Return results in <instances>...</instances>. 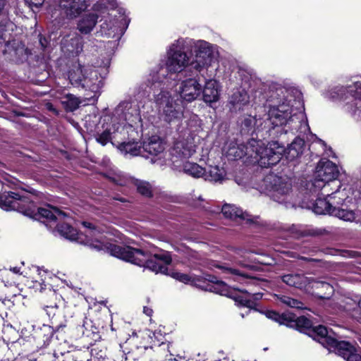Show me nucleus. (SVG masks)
I'll list each match as a JSON object with an SVG mask.
<instances>
[{"label": "nucleus", "instance_id": "nucleus-39", "mask_svg": "<svg viewBox=\"0 0 361 361\" xmlns=\"http://www.w3.org/2000/svg\"><path fill=\"white\" fill-rule=\"evenodd\" d=\"M77 331L78 334L86 337H90L91 336H94L95 334L91 321L86 318L83 320L82 324L78 325L77 326Z\"/></svg>", "mask_w": 361, "mask_h": 361}, {"label": "nucleus", "instance_id": "nucleus-18", "mask_svg": "<svg viewBox=\"0 0 361 361\" xmlns=\"http://www.w3.org/2000/svg\"><path fill=\"white\" fill-rule=\"evenodd\" d=\"M282 281L289 286L299 289H305L314 281L313 278H309L302 274H288L283 275Z\"/></svg>", "mask_w": 361, "mask_h": 361}, {"label": "nucleus", "instance_id": "nucleus-20", "mask_svg": "<svg viewBox=\"0 0 361 361\" xmlns=\"http://www.w3.org/2000/svg\"><path fill=\"white\" fill-rule=\"evenodd\" d=\"M89 68L82 66L79 61L74 63L68 71V79L71 85L80 87L83 78L86 75V70Z\"/></svg>", "mask_w": 361, "mask_h": 361}, {"label": "nucleus", "instance_id": "nucleus-19", "mask_svg": "<svg viewBox=\"0 0 361 361\" xmlns=\"http://www.w3.org/2000/svg\"><path fill=\"white\" fill-rule=\"evenodd\" d=\"M299 192L305 196L317 195L329 182H294Z\"/></svg>", "mask_w": 361, "mask_h": 361}, {"label": "nucleus", "instance_id": "nucleus-46", "mask_svg": "<svg viewBox=\"0 0 361 361\" xmlns=\"http://www.w3.org/2000/svg\"><path fill=\"white\" fill-rule=\"evenodd\" d=\"M355 87V93L353 96L356 99H358L359 102L356 103V106L358 108H361V81H357L354 83Z\"/></svg>", "mask_w": 361, "mask_h": 361}, {"label": "nucleus", "instance_id": "nucleus-48", "mask_svg": "<svg viewBox=\"0 0 361 361\" xmlns=\"http://www.w3.org/2000/svg\"><path fill=\"white\" fill-rule=\"evenodd\" d=\"M91 355L93 357V359L97 360V361L104 360L106 356L104 352L102 350H98L97 348L92 349Z\"/></svg>", "mask_w": 361, "mask_h": 361}, {"label": "nucleus", "instance_id": "nucleus-56", "mask_svg": "<svg viewBox=\"0 0 361 361\" xmlns=\"http://www.w3.org/2000/svg\"><path fill=\"white\" fill-rule=\"evenodd\" d=\"M143 312L147 316H151L152 312H153L151 308L147 307H144Z\"/></svg>", "mask_w": 361, "mask_h": 361}, {"label": "nucleus", "instance_id": "nucleus-16", "mask_svg": "<svg viewBox=\"0 0 361 361\" xmlns=\"http://www.w3.org/2000/svg\"><path fill=\"white\" fill-rule=\"evenodd\" d=\"M221 212L226 218L231 220L245 221L247 224H251L255 222V218L247 212H244L241 209L233 204H225L221 209Z\"/></svg>", "mask_w": 361, "mask_h": 361}, {"label": "nucleus", "instance_id": "nucleus-12", "mask_svg": "<svg viewBox=\"0 0 361 361\" xmlns=\"http://www.w3.org/2000/svg\"><path fill=\"white\" fill-rule=\"evenodd\" d=\"M103 85V79L97 70L91 68L86 70V75L83 78L80 87L93 92L94 94L91 97H94L99 92Z\"/></svg>", "mask_w": 361, "mask_h": 361}, {"label": "nucleus", "instance_id": "nucleus-24", "mask_svg": "<svg viewBox=\"0 0 361 361\" xmlns=\"http://www.w3.org/2000/svg\"><path fill=\"white\" fill-rule=\"evenodd\" d=\"M216 267L221 269L224 273L231 274L232 278L235 281H242L245 279H249L250 281L248 283L255 284L256 282L259 281V279L256 277H250L247 274L244 272L240 271V270L228 267L221 266L219 264H216Z\"/></svg>", "mask_w": 361, "mask_h": 361}, {"label": "nucleus", "instance_id": "nucleus-5", "mask_svg": "<svg viewBox=\"0 0 361 361\" xmlns=\"http://www.w3.org/2000/svg\"><path fill=\"white\" fill-rule=\"evenodd\" d=\"M282 89L272 91L269 97L268 102H270V109L268 112V120L273 126V129L276 127H281L283 126H289L288 128L284 130L285 133L293 128V123L297 119L296 114H293V109L285 102L284 96L281 97L283 94Z\"/></svg>", "mask_w": 361, "mask_h": 361}, {"label": "nucleus", "instance_id": "nucleus-10", "mask_svg": "<svg viewBox=\"0 0 361 361\" xmlns=\"http://www.w3.org/2000/svg\"><path fill=\"white\" fill-rule=\"evenodd\" d=\"M189 57L177 44H173L168 51L166 68L171 73L180 72L188 64Z\"/></svg>", "mask_w": 361, "mask_h": 361}, {"label": "nucleus", "instance_id": "nucleus-29", "mask_svg": "<svg viewBox=\"0 0 361 361\" xmlns=\"http://www.w3.org/2000/svg\"><path fill=\"white\" fill-rule=\"evenodd\" d=\"M184 172L195 178H204L207 180L206 169L196 163H187L183 168Z\"/></svg>", "mask_w": 361, "mask_h": 361}, {"label": "nucleus", "instance_id": "nucleus-4", "mask_svg": "<svg viewBox=\"0 0 361 361\" xmlns=\"http://www.w3.org/2000/svg\"><path fill=\"white\" fill-rule=\"evenodd\" d=\"M39 195V192L29 187H20L16 191L0 193V207L4 210H17L30 218H44L49 221L55 222L58 219L66 216V214L57 208L50 210L47 208L37 207L34 201L27 195Z\"/></svg>", "mask_w": 361, "mask_h": 361}, {"label": "nucleus", "instance_id": "nucleus-36", "mask_svg": "<svg viewBox=\"0 0 361 361\" xmlns=\"http://www.w3.org/2000/svg\"><path fill=\"white\" fill-rule=\"evenodd\" d=\"M300 332L307 333L310 332L312 329V323L311 320L305 316L296 317L295 326L294 327Z\"/></svg>", "mask_w": 361, "mask_h": 361}, {"label": "nucleus", "instance_id": "nucleus-44", "mask_svg": "<svg viewBox=\"0 0 361 361\" xmlns=\"http://www.w3.org/2000/svg\"><path fill=\"white\" fill-rule=\"evenodd\" d=\"M280 300L285 305L293 307V308H298V309H302L303 308V303L296 299L292 298L289 296L286 295H282L280 298Z\"/></svg>", "mask_w": 361, "mask_h": 361}, {"label": "nucleus", "instance_id": "nucleus-23", "mask_svg": "<svg viewBox=\"0 0 361 361\" xmlns=\"http://www.w3.org/2000/svg\"><path fill=\"white\" fill-rule=\"evenodd\" d=\"M170 345L171 343L169 342L161 341V343H159V341H153L152 345L150 347L145 346L144 350H147L148 349H154V351L156 352L157 353L161 354L164 357L165 360L169 361H177L175 357L173 358V355L171 353L169 350Z\"/></svg>", "mask_w": 361, "mask_h": 361}, {"label": "nucleus", "instance_id": "nucleus-54", "mask_svg": "<svg viewBox=\"0 0 361 361\" xmlns=\"http://www.w3.org/2000/svg\"><path fill=\"white\" fill-rule=\"evenodd\" d=\"M203 279V281L201 283H204L206 281H210V282H212V283H217V279L214 276H212V275H206L205 277H203V276H201Z\"/></svg>", "mask_w": 361, "mask_h": 361}, {"label": "nucleus", "instance_id": "nucleus-7", "mask_svg": "<svg viewBox=\"0 0 361 361\" xmlns=\"http://www.w3.org/2000/svg\"><path fill=\"white\" fill-rule=\"evenodd\" d=\"M119 247H130L133 250L140 251L142 252V254L145 255V260L143 262H141L140 263L127 260L125 259H122L124 261L130 262L132 264L138 265L140 267H145L151 269L152 271L156 272V273H164L167 270V268L165 265L161 264L159 262H154L152 257H153L156 259H159L162 261L165 264H170L172 259L171 255L169 254V252H161V253H155L152 254L148 250H145L143 249H137L132 247L130 246H126V245H118Z\"/></svg>", "mask_w": 361, "mask_h": 361}, {"label": "nucleus", "instance_id": "nucleus-35", "mask_svg": "<svg viewBox=\"0 0 361 361\" xmlns=\"http://www.w3.org/2000/svg\"><path fill=\"white\" fill-rule=\"evenodd\" d=\"M154 101L161 111V109L173 101L169 91L161 90L160 92L154 96Z\"/></svg>", "mask_w": 361, "mask_h": 361}, {"label": "nucleus", "instance_id": "nucleus-8", "mask_svg": "<svg viewBox=\"0 0 361 361\" xmlns=\"http://www.w3.org/2000/svg\"><path fill=\"white\" fill-rule=\"evenodd\" d=\"M189 76L192 78H188L181 82L179 87V93L181 98L188 102L195 100L201 94L202 85L200 84V76L204 77L201 73H196Z\"/></svg>", "mask_w": 361, "mask_h": 361}, {"label": "nucleus", "instance_id": "nucleus-64", "mask_svg": "<svg viewBox=\"0 0 361 361\" xmlns=\"http://www.w3.org/2000/svg\"><path fill=\"white\" fill-rule=\"evenodd\" d=\"M358 306L361 309V298H360V299L358 301Z\"/></svg>", "mask_w": 361, "mask_h": 361}, {"label": "nucleus", "instance_id": "nucleus-60", "mask_svg": "<svg viewBox=\"0 0 361 361\" xmlns=\"http://www.w3.org/2000/svg\"><path fill=\"white\" fill-rule=\"evenodd\" d=\"M11 271H12L15 274H18V273H20V268L15 267L11 268Z\"/></svg>", "mask_w": 361, "mask_h": 361}, {"label": "nucleus", "instance_id": "nucleus-27", "mask_svg": "<svg viewBox=\"0 0 361 361\" xmlns=\"http://www.w3.org/2000/svg\"><path fill=\"white\" fill-rule=\"evenodd\" d=\"M116 146L122 153L125 154H129L131 156H141L142 149L141 146L137 142H118Z\"/></svg>", "mask_w": 361, "mask_h": 361}, {"label": "nucleus", "instance_id": "nucleus-49", "mask_svg": "<svg viewBox=\"0 0 361 361\" xmlns=\"http://www.w3.org/2000/svg\"><path fill=\"white\" fill-rule=\"evenodd\" d=\"M265 315L267 318L279 323L281 314L273 310H269L265 312Z\"/></svg>", "mask_w": 361, "mask_h": 361}, {"label": "nucleus", "instance_id": "nucleus-9", "mask_svg": "<svg viewBox=\"0 0 361 361\" xmlns=\"http://www.w3.org/2000/svg\"><path fill=\"white\" fill-rule=\"evenodd\" d=\"M195 61L189 66V70L201 73L205 66L209 65L213 58V51L209 44L204 41L198 42L195 45Z\"/></svg>", "mask_w": 361, "mask_h": 361}, {"label": "nucleus", "instance_id": "nucleus-45", "mask_svg": "<svg viewBox=\"0 0 361 361\" xmlns=\"http://www.w3.org/2000/svg\"><path fill=\"white\" fill-rule=\"evenodd\" d=\"M138 192L146 197H150L152 195L151 187L149 182H139L137 185Z\"/></svg>", "mask_w": 361, "mask_h": 361}, {"label": "nucleus", "instance_id": "nucleus-59", "mask_svg": "<svg viewBox=\"0 0 361 361\" xmlns=\"http://www.w3.org/2000/svg\"><path fill=\"white\" fill-rule=\"evenodd\" d=\"M353 361H361V355L357 354L353 356Z\"/></svg>", "mask_w": 361, "mask_h": 361}, {"label": "nucleus", "instance_id": "nucleus-30", "mask_svg": "<svg viewBox=\"0 0 361 361\" xmlns=\"http://www.w3.org/2000/svg\"><path fill=\"white\" fill-rule=\"evenodd\" d=\"M257 119L251 115L244 116L240 118V128L241 134H250L255 131Z\"/></svg>", "mask_w": 361, "mask_h": 361}, {"label": "nucleus", "instance_id": "nucleus-51", "mask_svg": "<svg viewBox=\"0 0 361 361\" xmlns=\"http://www.w3.org/2000/svg\"><path fill=\"white\" fill-rule=\"evenodd\" d=\"M44 0H25V2L32 8V7L39 8L42 6Z\"/></svg>", "mask_w": 361, "mask_h": 361}, {"label": "nucleus", "instance_id": "nucleus-43", "mask_svg": "<svg viewBox=\"0 0 361 361\" xmlns=\"http://www.w3.org/2000/svg\"><path fill=\"white\" fill-rule=\"evenodd\" d=\"M296 316L292 313H283L281 314L279 324L286 325L288 327L294 328L295 326Z\"/></svg>", "mask_w": 361, "mask_h": 361}, {"label": "nucleus", "instance_id": "nucleus-26", "mask_svg": "<svg viewBox=\"0 0 361 361\" xmlns=\"http://www.w3.org/2000/svg\"><path fill=\"white\" fill-rule=\"evenodd\" d=\"M249 95L244 90L234 92L230 97L229 104L234 110H240L242 106L249 103Z\"/></svg>", "mask_w": 361, "mask_h": 361}, {"label": "nucleus", "instance_id": "nucleus-11", "mask_svg": "<svg viewBox=\"0 0 361 361\" xmlns=\"http://www.w3.org/2000/svg\"><path fill=\"white\" fill-rule=\"evenodd\" d=\"M314 173V180H336L340 176L337 166L326 159H322L317 163Z\"/></svg>", "mask_w": 361, "mask_h": 361}, {"label": "nucleus", "instance_id": "nucleus-34", "mask_svg": "<svg viewBox=\"0 0 361 361\" xmlns=\"http://www.w3.org/2000/svg\"><path fill=\"white\" fill-rule=\"evenodd\" d=\"M312 336L314 339L318 340L322 343H326L328 345V340L332 338L329 336L327 329L322 325H319L315 327H312L311 330Z\"/></svg>", "mask_w": 361, "mask_h": 361}, {"label": "nucleus", "instance_id": "nucleus-32", "mask_svg": "<svg viewBox=\"0 0 361 361\" xmlns=\"http://www.w3.org/2000/svg\"><path fill=\"white\" fill-rule=\"evenodd\" d=\"M161 111H162L161 116L163 119L169 123L174 119L180 118L181 115V112L174 106L173 101L171 104L163 107Z\"/></svg>", "mask_w": 361, "mask_h": 361}, {"label": "nucleus", "instance_id": "nucleus-55", "mask_svg": "<svg viewBox=\"0 0 361 361\" xmlns=\"http://www.w3.org/2000/svg\"><path fill=\"white\" fill-rule=\"evenodd\" d=\"M4 34L0 35V44L5 43V45L8 47L10 44L9 40H6V37H4Z\"/></svg>", "mask_w": 361, "mask_h": 361}, {"label": "nucleus", "instance_id": "nucleus-6", "mask_svg": "<svg viewBox=\"0 0 361 361\" xmlns=\"http://www.w3.org/2000/svg\"><path fill=\"white\" fill-rule=\"evenodd\" d=\"M245 191L255 189L261 194L269 195L274 200L281 202L283 197L289 194L292 189L291 182H238Z\"/></svg>", "mask_w": 361, "mask_h": 361}, {"label": "nucleus", "instance_id": "nucleus-31", "mask_svg": "<svg viewBox=\"0 0 361 361\" xmlns=\"http://www.w3.org/2000/svg\"><path fill=\"white\" fill-rule=\"evenodd\" d=\"M81 100L74 94H67L62 97L61 104L66 111L72 112L78 109Z\"/></svg>", "mask_w": 361, "mask_h": 361}, {"label": "nucleus", "instance_id": "nucleus-33", "mask_svg": "<svg viewBox=\"0 0 361 361\" xmlns=\"http://www.w3.org/2000/svg\"><path fill=\"white\" fill-rule=\"evenodd\" d=\"M47 296L48 300L46 302L47 304L44 305V309L47 311V313L49 317L51 314L54 316L55 315V309L58 307L56 302L58 300V294L55 290L49 289L47 293Z\"/></svg>", "mask_w": 361, "mask_h": 361}, {"label": "nucleus", "instance_id": "nucleus-63", "mask_svg": "<svg viewBox=\"0 0 361 361\" xmlns=\"http://www.w3.org/2000/svg\"><path fill=\"white\" fill-rule=\"evenodd\" d=\"M302 259L308 262L314 261V259L312 258L302 257Z\"/></svg>", "mask_w": 361, "mask_h": 361}, {"label": "nucleus", "instance_id": "nucleus-37", "mask_svg": "<svg viewBox=\"0 0 361 361\" xmlns=\"http://www.w3.org/2000/svg\"><path fill=\"white\" fill-rule=\"evenodd\" d=\"M94 137L97 142L102 145H106L109 142H111L113 145H116V143L112 141L111 132L110 129H105L102 132L97 131L94 135Z\"/></svg>", "mask_w": 361, "mask_h": 361}, {"label": "nucleus", "instance_id": "nucleus-41", "mask_svg": "<svg viewBox=\"0 0 361 361\" xmlns=\"http://www.w3.org/2000/svg\"><path fill=\"white\" fill-rule=\"evenodd\" d=\"M208 173L210 180H224L226 176V170L218 166H210Z\"/></svg>", "mask_w": 361, "mask_h": 361}, {"label": "nucleus", "instance_id": "nucleus-61", "mask_svg": "<svg viewBox=\"0 0 361 361\" xmlns=\"http://www.w3.org/2000/svg\"><path fill=\"white\" fill-rule=\"evenodd\" d=\"M121 361H127L128 358L126 357V355L125 353H121Z\"/></svg>", "mask_w": 361, "mask_h": 361}, {"label": "nucleus", "instance_id": "nucleus-58", "mask_svg": "<svg viewBox=\"0 0 361 361\" xmlns=\"http://www.w3.org/2000/svg\"><path fill=\"white\" fill-rule=\"evenodd\" d=\"M252 297L255 300H259L262 297V294L260 293H257L252 295Z\"/></svg>", "mask_w": 361, "mask_h": 361}, {"label": "nucleus", "instance_id": "nucleus-42", "mask_svg": "<svg viewBox=\"0 0 361 361\" xmlns=\"http://www.w3.org/2000/svg\"><path fill=\"white\" fill-rule=\"evenodd\" d=\"M13 56L17 63H23L27 59L28 50L23 45H18L13 49Z\"/></svg>", "mask_w": 361, "mask_h": 361}, {"label": "nucleus", "instance_id": "nucleus-21", "mask_svg": "<svg viewBox=\"0 0 361 361\" xmlns=\"http://www.w3.org/2000/svg\"><path fill=\"white\" fill-rule=\"evenodd\" d=\"M195 150L191 145L185 140H179L174 143L171 154L173 158L186 159L190 157Z\"/></svg>", "mask_w": 361, "mask_h": 361}, {"label": "nucleus", "instance_id": "nucleus-53", "mask_svg": "<svg viewBox=\"0 0 361 361\" xmlns=\"http://www.w3.org/2000/svg\"><path fill=\"white\" fill-rule=\"evenodd\" d=\"M39 41L41 47L43 50L45 49L47 47V46L49 45V41L47 40V39L41 35H39Z\"/></svg>", "mask_w": 361, "mask_h": 361}, {"label": "nucleus", "instance_id": "nucleus-62", "mask_svg": "<svg viewBox=\"0 0 361 361\" xmlns=\"http://www.w3.org/2000/svg\"><path fill=\"white\" fill-rule=\"evenodd\" d=\"M154 339H153V338H152V341H159V343H161V341H163L162 338H160V340L157 339V334L155 333L154 334Z\"/></svg>", "mask_w": 361, "mask_h": 361}, {"label": "nucleus", "instance_id": "nucleus-38", "mask_svg": "<svg viewBox=\"0 0 361 361\" xmlns=\"http://www.w3.org/2000/svg\"><path fill=\"white\" fill-rule=\"evenodd\" d=\"M312 283H314L312 286V288H314L316 289H322L326 292V295H319V293H317V296L320 298H329L330 296L334 293L333 286L327 282L318 281H315L314 279V281Z\"/></svg>", "mask_w": 361, "mask_h": 361}, {"label": "nucleus", "instance_id": "nucleus-50", "mask_svg": "<svg viewBox=\"0 0 361 361\" xmlns=\"http://www.w3.org/2000/svg\"><path fill=\"white\" fill-rule=\"evenodd\" d=\"M149 84H150V88L159 87L161 85V81L160 80L159 77H157L155 75L152 76V80H148Z\"/></svg>", "mask_w": 361, "mask_h": 361}, {"label": "nucleus", "instance_id": "nucleus-57", "mask_svg": "<svg viewBox=\"0 0 361 361\" xmlns=\"http://www.w3.org/2000/svg\"><path fill=\"white\" fill-rule=\"evenodd\" d=\"M6 6V0H0V15L3 13L4 8Z\"/></svg>", "mask_w": 361, "mask_h": 361}, {"label": "nucleus", "instance_id": "nucleus-17", "mask_svg": "<svg viewBox=\"0 0 361 361\" xmlns=\"http://www.w3.org/2000/svg\"><path fill=\"white\" fill-rule=\"evenodd\" d=\"M328 346L334 348L337 353L346 361H353V356L355 355V348L349 342L338 341L335 338L328 340Z\"/></svg>", "mask_w": 361, "mask_h": 361}, {"label": "nucleus", "instance_id": "nucleus-1", "mask_svg": "<svg viewBox=\"0 0 361 361\" xmlns=\"http://www.w3.org/2000/svg\"><path fill=\"white\" fill-rule=\"evenodd\" d=\"M360 188L358 182H343L334 192L328 195L327 199H317L312 210L317 214H329L353 221L355 219L354 209L361 200Z\"/></svg>", "mask_w": 361, "mask_h": 361}, {"label": "nucleus", "instance_id": "nucleus-25", "mask_svg": "<svg viewBox=\"0 0 361 361\" xmlns=\"http://www.w3.org/2000/svg\"><path fill=\"white\" fill-rule=\"evenodd\" d=\"M98 16L94 13L84 16L78 23V29L82 34L90 33L96 25Z\"/></svg>", "mask_w": 361, "mask_h": 361}, {"label": "nucleus", "instance_id": "nucleus-40", "mask_svg": "<svg viewBox=\"0 0 361 361\" xmlns=\"http://www.w3.org/2000/svg\"><path fill=\"white\" fill-rule=\"evenodd\" d=\"M239 291L245 293L247 296L244 295H236L234 297L235 301L241 306L253 308L255 305V302L253 300L250 298V294L245 290H240Z\"/></svg>", "mask_w": 361, "mask_h": 361}, {"label": "nucleus", "instance_id": "nucleus-14", "mask_svg": "<svg viewBox=\"0 0 361 361\" xmlns=\"http://www.w3.org/2000/svg\"><path fill=\"white\" fill-rule=\"evenodd\" d=\"M59 4L64 10L66 16L71 19L79 16L89 6L87 0L59 1Z\"/></svg>", "mask_w": 361, "mask_h": 361}, {"label": "nucleus", "instance_id": "nucleus-2", "mask_svg": "<svg viewBox=\"0 0 361 361\" xmlns=\"http://www.w3.org/2000/svg\"><path fill=\"white\" fill-rule=\"evenodd\" d=\"M223 152L228 160L236 161L247 156L261 167L268 168L280 161L284 147L279 145L278 141H271L264 146L262 141L251 139L246 145L235 141L228 142L224 145Z\"/></svg>", "mask_w": 361, "mask_h": 361}, {"label": "nucleus", "instance_id": "nucleus-15", "mask_svg": "<svg viewBox=\"0 0 361 361\" xmlns=\"http://www.w3.org/2000/svg\"><path fill=\"white\" fill-rule=\"evenodd\" d=\"M141 149V156L146 159L150 158L152 161H154L153 157L162 153L164 150V147L158 137L153 136L147 142H143Z\"/></svg>", "mask_w": 361, "mask_h": 361}, {"label": "nucleus", "instance_id": "nucleus-28", "mask_svg": "<svg viewBox=\"0 0 361 361\" xmlns=\"http://www.w3.org/2000/svg\"><path fill=\"white\" fill-rule=\"evenodd\" d=\"M171 276L177 281L194 286L201 287V283L203 281L200 276L189 275L178 271L172 272Z\"/></svg>", "mask_w": 361, "mask_h": 361}, {"label": "nucleus", "instance_id": "nucleus-13", "mask_svg": "<svg viewBox=\"0 0 361 361\" xmlns=\"http://www.w3.org/2000/svg\"><path fill=\"white\" fill-rule=\"evenodd\" d=\"M221 86L219 82L213 79H206L203 89L202 88V99L211 106L212 103L219 101L220 97Z\"/></svg>", "mask_w": 361, "mask_h": 361}, {"label": "nucleus", "instance_id": "nucleus-52", "mask_svg": "<svg viewBox=\"0 0 361 361\" xmlns=\"http://www.w3.org/2000/svg\"><path fill=\"white\" fill-rule=\"evenodd\" d=\"M131 107V103L129 102H121L118 107L117 111H121L123 114H125L124 110L129 109Z\"/></svg>", "mask_w": 361, "mask_h": 361}, {"label": "nucleus", "instance_id": "nucleus-22", "mask_svg": "<svg viewBox=\"0 0 361 361\" xmlns=\"http://www.w3.org/2000/svg\"><path fill=\"white\" fill-rule=\"evenodd\" d=\"M278 143L284 147V152H282L281 156L283 153H287L291 159H295L302 155L305 146V140L300 137H296L287 148L279 142Z\"/></svg>", "mask_w": 361, "mask_h": 361}, {"label": "nucleus", "instance_id": "nucleus-3", "mask_svg": "<svg viewBox=\"0 0 361 361\" xmlns=\"http://www.w3.org/2000/svg\"><path fill=\"white\" fill-rule=\"evenodd\" d=\"M82 225L89 229L85 235L78 233L76 229L66 223L57 224L56 227L58 232L65 238L70 240H76L97 251H104L118 259H125L138 263L145 260V255L140 251L130 247H119L118 245L115 244H104L98 240H94L92 236L96 232L100 233V231L97 230L94 226L90 222L83 221Z\"/></svg>", "mask_w": 361, "mask_h": 361}, {"label": "nucleus", "instance_id": "nucleus-47", "mask_svg": "<svg viewBox=\"0 0 361 361\" xmlns=\"http://www.w3.org/2000/svg\"><path fill=\"white\" fill-rule=\"evenodd\" d=\"M88 351H78L73 355L74 361H89Z\"/></svg>", "mask_w": 361, "mask_h": 361}]
</instances>
